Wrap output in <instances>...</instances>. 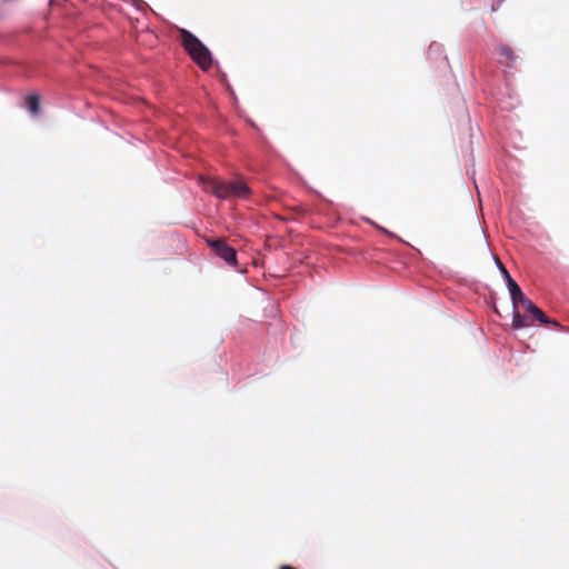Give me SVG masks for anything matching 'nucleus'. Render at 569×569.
Here are the masks:
<instances>
[{
  "instance_id": "9d476101",
  "label": "nucleus",
  "mask_w": 569,
  "mask_h": 569,
  "mask_svg": "<svg viewBox=\"0 0 569 569\" xmlns=\"http://www.w3.org/2000/svg\"><path fill=\"white\" fill-rule=\"evenodd\" d=\"M500 271L503 274L506 281L508 282V277H511V276L509 274L508 270L505 268V266L502 263H500Z\"/></svg>"
},
{
  "instance_id": "f8f14e48",
  "label": "nucleus",
  "mask_w": 569,
  "mask_h": 569,
  "mask_svg": "<svg viewBox=\"0 0 569 569\" xmlns=\"http://www.w3.org/2000/svg\"><path fill=\"white\" fill-rule=\"evenodd\" d=\"M496 261H497V267H499V268H500V263H501V262H500V260H499V259H496Z\"/></svg>"
},
{
  "instance_id": "20e7f679",
  "label": "nucleus",
  "mask_w": 569,
  "mask_h": 569,
  "mask_svg": "<svg viewBox=\"0 0 569 569\" xmlns=\"http://www.w3.org/2000/svg\"><path fill=\"white\" fill-rule=\"evenodd\" d=\"M498 52L500 54L499 62L501 64H505L508 68L515 67L517 57L510 47H508L506 44H500L498 47Z\"/></svg>"
},
{
  "instance_id": "423d86ee",
  "label": "nucleus",
  "mask_w": 569,
  "mask_h": 569,
  "mask_svg": "<svg viewBox=\"0 0 569 569\" xmlns=\"http://www.w3.org/2000/svg\"><path fill=\"white\" fill-rule=\"evenodd\" d=\"M529 313L532 315L533 318L536 320H538L539 322H541V323L552 325V326H556V327L559 326V323L556 320L549 319L547 317V315L541 309H539L537 306Z\"/></svg>"
},
{
  "instance_id": "0eeeda50",
  "label": "nucleus",
  "mask_w": 569,
  "mask_h": 569,
  "mask_svg": "<svg viewBox=\"0 0 569 569\" xmlns=\"http://www.w3.org/2000/svg\"><path fill=\"white\" fill-rule=\"evenodd\" d=\"M27 107L32 114L39 112L40 98L38 94H29L26 99Z\"/></svg>"
},
{
  "instance_id": "7ed1b4c3",
  "label": "nucleus",
  "mask_w": 569,
  "mask_h": 569,
  "mask_svg": "<svg viewBox=\"0 0 569 569\" xmlns=\"http://www.w3.org/2000/svg\"><path fill=\"white\" fill-rule=\"evenodd\" d=\"M213 252L230 266H237V252L224 239H207Z\"/></svg>"
},
{
  "instance_id": "f03ea898",
  "label": "nucleus",
  "mask_w": 569,
  "mask_h": 569,
  "mask_svg": "<svg viewBox=\"0 0 569 569\" xmlns=\"http://www.w3.org/2000/svg\"><path fill=\"white\" fill-rule=\"evenodd\" d=\"M181 41L184 50L190 58L203 70L211 68L212 57L209 49L190 31L182 29L180 31Z\"/></svg>"
},
{
  "instance_id": "9b49d317",
  "label": "nucleus",
  "mask_w": 569,
  "mask_h": 569,
  "mask_svg": "<svg viewBox=\"0 0 569 569\" xmlns=\"http://www.w3.org/2000/svg\"><path fill=\"white\" fill-rule=\"evenodd\" d=\"M280 569H295L292 566L283 565L280 567Z\"/></svg>"
},
{
  "instance_id": "f257e3e1",
  "label": "nucleus",
  "mask_w": 569,
  "mask_h": 569,
  "mask_svg": "<svg viewBox=\"0 0 569 569\" xmlns=\"http://www.w3.org/2000/svg\"><path fill=\"white\" fill-rule=\"evenodd\" d=\"M199 181L207 192L219 199H248L251 194L250 187L242 180H221L212 177L199 176Z\"/></svg>"
},
{
  "instance_id": "39448f33",
  "label": "nucleus",
  "mask_w": 569,
  "mask_h": 569,
  "mask_svg": "<svg viewBox=\"0 0 569 569\" xmlns=\"http://www.w3.org/2000/svg\"><path fill=\"white\" fill-rule=\"evenodd\" d=\"M508 289H509V292H510V297H511V300H512V305H513V308H517V306L519 305V302L526 297L523 295V292L521 291L520 287L518 286V283L511 278V277H508Z\"/></svg>"
},
{
  "instance_id": "1a4fd4ad",
  "label": "nucleus",
  "mask_w": 569,
  "mask_h": 569,
  "mask_svg": "<svg viewBox=\"0 0 569 569\" xmlns=\"http://www.w3.org/2000/svg\"><path fill=\"white\" fill-rule=\"evenodd\" d=\"M519 303L525 308L527 312L532 311V309L536 307V305L527 297H525Z\"/></svg>"
},
{
  "instance_id": "6e6552de",
  "label": "nucleus",
  "mask_w": 569,
  "mask_h": 569,
  "mask_svg": "<svg viewBox=\"0 0 569 569\" xmlns=\"http://www.w3.org/2000/svg\"><path fill=\"white\" fill-rule=\"evenodd\" d=\"M528 326H529V323L527 322L526 318L520 315V312L517 310V308H513L512 327L515 329H521V328H525Z\"/></svg>"
}]
</instances>
